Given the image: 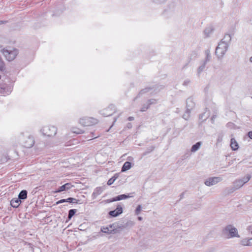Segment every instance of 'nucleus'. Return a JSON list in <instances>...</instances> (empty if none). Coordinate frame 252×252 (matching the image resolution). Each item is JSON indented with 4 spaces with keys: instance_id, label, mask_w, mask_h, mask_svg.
<instances>
[{
    "instance_id": "f257e3e1",
    "label": "nucleus",
    "mask_w": 252,
    "mask_h": 252,
    "mask_svg": "<svg viewBox=\"0 0 252 252\" xmlns=\"http://www.w3.org/2000/svg\"><path fill=\"white\" fill-rule=\"evenodd\" d=\"M222 234L227 238H239L240 237L238 234L237 228L232 225H228L225 226L222 230Z\"/></svg>"
},
{
    "instance_id": "f03ea898",
    "label": "nucleus",
    "mask_w": 252,
    "mask_h": 252,
    "mask_svg": "<svg viewBox=\"0 0 252 252\" xmlns=\"http://www.w3.org/2000/svg\"><path fill=\"white\" fill-rule=\"evenodd\" d=\"M2 52L6 59L8 61H13L18 54V51L16 49H14L13 50L3 49Z\"/></svg>"
},
{
    "instance_id": "7ed1b4c3",
    "label": "nucleus",
    "mask_w": 252,
    "mask_h": 252,
    "mask_svg": "<svg viewBox=\"0 0 252 252\" xmlns=\"http://www.w3.org/2000/svg\"><path fill=\"white\" fill-rule=\"evenodd\" d=\"M44 135L48 137H52L56 135L57 129L54 126H47L43 127L41 130Z\"/></svg>"
},
{
    "instance_id": "20e7f679",
    "label": "nucleus",
    "mask_w": 252,
    "mask_h": 252,
    "mask_svg": "<svg viewBox=\"0 0 252 252\" xmlns=\"http://www.w3.org/2000/svg\"><path fill=\"white\" fill-rule=\"evenodd\" d=\"M97 123V120L92 117H84L79 121V123L84 126H89Z\"/></svg>"
},
{
    "instance_id": "39448f33",
    "label": "nucleus",
    "mask_w": 252,
    "mask_h": 252,
    "mask_svg": "<svg viewBox=\"0 0 252 252\" xmlns=\"http://www.w3.org/2000/svg\"><path fill=\"white\" fill-rule=\"evenodd\" d=\"M227 50V44L220 42L216 49V54L219 57H222Z\"/></svg>"
},
{
    "instance_id": "423d86ee",
    "label": "nucleus",
    "mask_w": 252,
    "mask_h": 252,
    "mask_svg": "<svg viewBox=\"0 0 252 252\" xmlns=\"http://www.w3.org/2000/svg\"><path fill=\"white\" fill-rule=\"evenodd\" d=\"M222 179L220 177H211L207 179L204 184L206 186L209 187L217 184Z\"/></svg>"
},
{
    "instance_id": "0eeeda50",
    "label": "nucleus",
    "mask_w": 252,
    "mask_h": 252,
    "mask_svg": "<svg viewBox=\"0 0 252 252\" xmlns=\"http://www.w3.org/2000/svg\"><path fill=\"white\" fill-rule=\"evenodd\" d=\"M34 144V140L32 137H28L24 143V146L27 148H32Z\"/></svg>"
},
{
    "instance_id": "6e6552de",
    "label": "nucleus",
    "mask_w": 252,
    "mask_h": 252,
    "mask_svg": "<svg viewBox=\"0 0 252 252\" xmlns=\"http://www.w3.org/2000/svg\"><path fill=\"white\" fill-rule=\"evenodd\" d=\"M123 212V208L120 205H118L115 210L109 212V214L112 217H117L122 214Z\"/></svg>"
},
{
    "instance_id": "1a4fd4ad",
    "label": "nucleus",
    "mask_w": 252,
    "mask_h": 252,
    "mask_svg": "<svg viewBox=\"0 0 252 252\" xmlns=\"http://www.w3.org/2000/svg\"><path fill=\"white\" fill-rule=\"evenodd\" d=\"M73 186L71 185L70 183H66L62 186H61L57 190L55 191V192H61L62 191L64 190H67L70 189Z\"/></svg>"
},
{
    "instance_id": "9d476101",
    "label": "nucleus",
    "mask_w": 252,
    "mask_h": 252,
    "mask_svg": "<svg viewBox=\"0 0 252 252\" xmlns=\"http://www.w3.org/2000/svg\"><path fill=\"white\" fill-rule=\"evenodd\" d=\"M21 203V201L18 198H13L10 201V204L13 208H17Z\"/></svg>"
},
{
    "instance_id": "9b49d317",
    "label": "nucleus",
    "mask_w": 252,
    "mask_h": 252,
    "mask_svg": "<svg viewBox=\"0 0 252 252\" xmlns=\"http://www.w3.org/2000/svg\"><path fill=\"white\" fill-rule=\"evenodd\" d=\"M240 244L244 246H252V238L250 239L245 238L240 241Z\"/></svg>"
},
{
    "instance_id": "f8f14e48",
    "label": "nucleus",
    "mask_w": 252,
    "mask_h": 252,
    "mask_svg": "<svg viewBox=\"0 0 252 252\" xmlns=\"http://www.w3.org/2000/svg\"><path fill=\"white\" fill-rule=\"evenodd\" d=\"M230 147L234 151L237 150L239 148L238 144L234 138H232L231 139Z\"/></svg>"
},
{
    "instance_id": "ddd939ff",
    "label": "nucleus",
    "mask_w": 252,
    "mask_h": 252,
    "mask_svg": "<svg viewBox=\"0 0 252 252\" xmlns=\"http://www.w3.org/2000/svg\"><path fill=\"white\" fill-rule=\"evenodd\" d=\"M244 182L241 179L237 180L233 183V185L235 189H238L244 185Z\"/></svg>"
},
{
    "instance_id": "4468645a",
    "label": "nucleus",
    "mask_w": 252,
    "mask_h": 252,
    "mask_svg": "<svg viewBox=\"0 0 252 252\" xmlns=\"http://www.w3.org/2000/svg\"><path fill=\"white\" fill-rule=\"evenodd\" d=\"M131 167V164L130 162L126 161L124 164L122 168V171L124 172L126 171L128 169H129Z\"/></svg>"
},
{
    "instance_id": "2eb2a0df",
    "label": "nucleus",
    "mask_w": 252,
    "mask_h": 252,
    "mask_svg": "<svg viewBox=\"0 0 252 252\" xmlns=\"http://www.w3.org/2000/svg\"><path fill=\"white\" fill-rule=\"evenodd\" d=\"M27 197V191L26 190H22L18 195V198L21 199H25Z\"/></svg>"
},
{
    "instance_id": "dca6fc26",
    "label": "nucleus",
    "mask_w": 252,
    "mask_h": 252,
    "mask_svg": "<svg viewBox=\"0 0 252 252\" xmlns=\"http://www.w3.org/2000/svg\"><path fill=\"white\" fill-rule=\"evenodd\" d=\"M201 144V142H198L195 144L193 145L191 148V152H195L197 151L199 149Z\"/></svg>"
},
{
    "instance_id": "f3484780",
    "label": "nucleus",
    "mask_w": 252,
    "mask_h": 252,
    "mask_svg": "<svg viewBox=\"0 0 252 252\" xmlns=\"http://www.w3.org/2000/svg\"><path fill=\"white\" fill-rule=\"evenodd\" d=\"M231 39V35L229 34H225L224 38L221 40V42L226 43L229 42Z\"/></svg>"
},
{
    "instance_id": "a211bd4d",
    "label": "nucleus",
    "mask_w": 252,
    "mask_h": 252,
    "mask_svg": "<svg viewBox=\"0 0 252 252\" xmlns=\"http://www.w3.org/2000/svg\"><path fill=\"white\" fill-rule=\"evenodd\" d=\"M129 197V195H126V194H121L115 197V200L116 201H119L123 199H125Z\"/></svg>"
},
{
    "instance_id": "6ab92c4d",
    "label": "nucleus",
    "mask_w": 252,
    "mask_h": 252,
    "mask_svg": "<svg viewBox=\"0 0 252 252\" xmlns=\"http://www.w3.org/2000/svg\"><path fill=\"white\" fill-rule=\"evenodd\" d=\"M205 54H206V58H205V60L204 63L206 64V63L208 62H209L211 59V56L210 55V51L209 50H206Z\"/></svg>"
},
{
    "instance_id": "aec40b11",
    "label": "nucleus",
    "mask_w": 252,
    "mask_h": 252,
    "mask_svg": "<svg viewBox=\"0 0 252 252\" xmlns=\"http://www.w3.org/2000/svg\"><path fill=\"white\" fill-rule=\"evenodd\" d=\"M77 212L76 209H71L68 212V219L69 220L71 219V218L74 215V214Z\"/></svg>"
},
{
    "instance_id": "412c9836",
    "label": "nucleus",
    "mask_w": 252,
    "mask_h": 252,
    "mask_svg": "<svg viewBox=\"0 0 252 252\" xmlns=\"http://www.w3.org/2000/svg\"><path fill=\"white\" fill-rule=\"evenodd\" d=\"M66 202L72 203H78L79 200H77L75 198L69 197L66 199Z\"/></svg>"
},
{
    "instance_id": "4be33fe9",
    "label": "nucleus",
    "mask_w": 252,
    "mask_h": 252,
    "mask_svg": "<svg viewBox=\"0 0 252 252\" xmlns=\"http://www.w3.org/2000/svg\"><path fill=\"white\" fill-rule=\"evenodd\" d=\"M102 191V190L101 188H97L94 190V191L93 193V194L95 195H98L101 193Z\"/></svg>"
},
{
    "instance_id": "5701e85b",
    "label": "nucleus",
    "mask_w": 252,
    "mask_h": 252,
    "mask_svg": "<svg viewBox=\"0 0 252 252\" xmlns=\"http://www.w3.org/2000/svg\"><path fill=\"white\" fill-rule=\"evenodd\" d=\"M117 178V177H116L115 176L112 177L108 181L107 185L109 186L111 185L115 182Z\"/></svg>"
},
{
    "instance_id": "b1692460",
    "label": "nucleus",
    "mask_w": 252,
    "mask_h": 252,
    "mask_svg": "<svg viewBox=\"0 0 252 252\" xmlns=\"http://www.w3.org/2000/svg\"><path fill=\"white\" fill-rule=\"evenodd\" d=\"M251 176L250 175H248L247 176L244 177L242 179H241L242 181H243V182H244V184L247 183L251 179Z\"/></svg>"
},
{
    "instance_id": "393cba45",
    "label": "nucleus",
    "mask_w": 252,
    "mask_h": 252,
    "mask_svg": "<svg viewBox=\"0 0 252 252\" xmlns=\"http://www.w3.org/2000/svg\"><path fill=\"white\" fill-rule=\"evenodd\" d=\"M150 90H151V88H146L140 91V92H139V94H138V95H140V94H143L146 92H148V91H149Z\"/></svg>"
},
{
    "instance_id": "a878e982",
    "label": "nucleus",
    "mask_w": 252,
    "mask_h": 252,
    "mask_svg": "<svg viewBox=\"0 0 252 252\" xmlns=\"http://www.w3.org/2000/svg\"><path fill=\"white\" fill-rule=\"evenodd\" d=\"M72 131L73 133H75L76 134H82L84 132V130L80 129H78V128H77V129L74 128V129H73Z\"/></svg>"
},
{
    "instance_id": "bb28decb",
    "label": "nucleus",
    "mask_w": 252,
    "mask_h": 252,
    "mask_svg": "<svg viewBox=\"0 0 252 252\" xmlns=\"http://www.w3.org/2000/svg\"><path fill=\"white\" fill-rule=\"evenodd\" d=\"M205 65H206V63H204L202 65L198 67V70H197L198 74H200L204 70Z\"/></svg>"
},
{
    "instance_id": "cd10ccee",
    "label": "nucleus",
    "mask_w": 252,
    "mask_h": 252,
    "mask_svg": "<svg viewBox=\"0 0 252 252\" xmlns=\"http://www.w3.org/2000/svg\"><path fill=\"white\" fill-rule=\"evenodd\" d=\"M149 107H150L149 105H148V104L146 105L144 104L141 108L140 111L142 112L145 111L146 110H147L149 108Z\"/></svg>"
},
{
    "instance_id": "c85d7f7f",
    "label": "nucleus",
    "mask_w": 252,
    "mask_h": 252,
    "mask_svg": "<svg viewBox=\"0 0 252 252\" xmlns=\"http://www.w3.org/2000/svg\"><path fill=\"white\" fill-rule=\"evenodd\" d=\"M101 230L103 232L105 233H110V230L107 227H103L101 228Z\"/></svg>"
},
{
    "instance_id": "c756f323",
    "label": "nucleus",
    "mask_w": 252,
    "mask_h": 252,
    "mask_svg": "<svg viewBox=\"0 0 252 252\" xmlns=\"http://www.w3.org/2000/svg\"><path fill=\"white\" fill-rule=\"evenodd\" d=\"M141 210V206L140 205H138L135 210L136 215H138Z\"/></svg>"
},
{
    "instance_id": "7c9ffc66",
    "label": "nucleus",
    "mask_w": 252,
    "mask_h": 252,
    "mask_svg": "<svg viewBox=\"0 0 252 252\" xmlns=\"http://www.w3.org/2000/svg\"><path fill=\"white\" fill-rule=\"evenodd\" d=\"M156 103H157V100L156 99H150L148 100V104L149 105V106H150L151 104H156Z\"/></svg>"
},
{
    "instance_id": "2f4dec72",
    "label": "nucleus",
    "mask_w": 252,
    "mask_h": 252,
    "mask_svg": "<svg viewBox=\"0 0 252 252\" xmlns=\"http://www.w3.org/2000/svg\"><path fill=\"white\" fill-rule=\"evenodd\" d=\"M105 201L107 203H110V202H112L116 201L115 200V197H114V198H112L111 199H107Z\"/></svg>"
},
{
    "instance_id": "473e14b6",
    "label": "nucleus",
    "mask_w": 252,
    "mask_h": 252,
    "mask_svg": "<svg viewBox=\"0 0 252 252\" xmlns=\"http://www.w3.org/2000/svg\"><path fill=\"white\" fill-rule=\"evenodd\" d=\"M115 112V110H114L111 113H106L104 112L103 113V114L105 116H109L111 115L114 112Z\"/></svg>"
},
{
    "instance_id": "72a5a7b5",
    "label": "nucleus",
    "mask_w": 252,
    "mask_h": 252,
    "mask_svg": "<svg viewBox=\"0 0 252 252\" xmlns=\"http://www.w3.org/2000/svg\"><path fill=\"white\" fill-rule=\"evenodd\" d=\"M64 202H66V199H61L60 200H59L58 201H57L56 202V204H59L64 203Z\"/></svg>"
},
{
    "instance_id": "f704fd0d",
    "label": "nucleus",
    "mask_w": 252,
    "mask_h": 252,
    "mask_svg": "<svg viewBox=\"0 0 252 252\" xmlns=\"http://www.w3.org/2000/svg\"><path fill=\"white\" fill-rule=\"evenodd\" d=\"M247 230L251 232V233L252 234V225H250L247 227Z\"/></svg>"
},
{
    "instance_id": "c9c22d12",
    "label": "nucleus",
    "mask_w": 252,
    "mask_h": 252,
    "mask_svg": "<svg viewBox=\"0 0 252 252\" xmlns=\"http://www.w3.org/2000/svg\"><path fill=\"white\" fill-rule=\"evenodd\" d=\"M3 67H4V66H3V63L0 60V69L1 70H3Z\"/></svg>"
},
{
    "instance_id": "e433bc0d",
    "label": "nucleus",
    "mask_w": 252,
    "mask_h": 252,
    "mask_svg": "<svg viewBox=\"0 0 252 252\" xmlns=\"http://www.w3.org/2000/svg\"><path fill=\"white\" fill-rule=\"evenodd\" d=\"M0 94H5L4 88H0Z\"/></svg>"
},
{
    "instance_id": "4c0bfd02",
    "label": "nucleus",
    "mask_w": 252,
    "mask_h": 252,
    "mask_svg": "<svg viewBox=\"0 0 252 252\" xmlns=\"http://www.w3.org/2000/svg\"><path fill=\"white\" fill-rule=\"evenodd\" d=\"M248 135L250 138L252 139V131L249 132Z\"/></svg>"
},
{
    "instance_id": "58836bf2",
    "label": "nucleus",
    "mask_w": 252,
    "mask_h": 252,
    "mask_svg": "<svg viewBox=\"0 0 252 252\" xmlns=\"http://www.w3.org/2000/svg\"><path fill=\"white\" fill-rule=\"evenodd\" d=\"M127 119L129 121H133L134 120V117H129Z\"/></svg>"
},
{
    "instance_id": "ea45409f",
    "label": "nucleus",
    "mask_w": 252,
    "mask_h": 252,
    "mask_svg": "<svg viewBox=\"0 0 252 252\" xmlns=\"http://www.w3.org/2000/svg\"><path fill=\"white\" fill-rule=\"evenodd\" d=\"M232 125H233V124L232 123H229L227 124V127H231Z\"/></svg>"
},
{
    "instance_id": "a19ab883",
    "label": "nucleus",
    "mask_w": 252,
    "mask_h": 252,
    "mask_svg": "<svg viewBox=\"0 0 252 252\" xmlns=\"http://www.w3.org/2000/svg\"><path fill=\"white\" fill-rule=\"evenodd\" d=\"M127 126L128 128H129L131 127L132 125H131V123H128Z\"/></svg>"
},
{
    "instance_id": "79ce46f5",
    "label": "nucleus",
    "mask_w": 252,
    "mask_h": 252,
    "mask_svg": "<svg viewBox=\"0 0 252 252\" xmlns=\"http://www.w3.org/2000/svg\"><path fill=\"white\" fill-rule=\"evenodd\" d=\"M6 23V21H0V24H3Z\"/></svg>"
},
{
    "instance_id": "37998d69",
    "label": "nucleus",
    "mask_w": 252,
    "mask_h": 252,
    "mask_svg": "<svg viewBox=\"0 0 252 252\" xmlns=\"http://www.w3.org/2000/svg\"><path fill=\"white\" fill-rule=\"evenodd\" d=\"M138 220H142V217H139L138 218Z\"/></svg>"
},
{
    "instance_id": "c03bdc74",
    "label": "nucleus",
    "mask_w": 252,
    "mask_h": 252,
    "mask_svg": "<svg viewBox=\"0 0 252 252\" xmlns=\"http://www.w3.org/2000/svg\"><path fill=\"white\" fill-rule=\"evenodd\" d=\"M250 62H252V57H251L250 58Z\"/></svg>"
},
{
    "instance_id": "a18cd8bd",
    "label": "nucleus",
    "mask_w": 252,
    "mask_h": 252,
    "mask_svg": "<svg viewBox=\"0 0 252 252\" xmlns=\"http://www.w3.org/2000/svg\"><path fill=\"white\" fill-rule=\"evenodd\" d=\"M91 134H92V137H94V133L91 132Z\"/></svg>"
},
{
    "instance_id": "49530a36",
    "label": "nucleus",
    "mask_w": 252,
    "mask_h": 252,
    "mask_svg": "<svg viewBox=\"0 0 252 252\" xmlns=\"http://www.w3.org/2000/svg\"><path fill=\"white\" fill-rule=\"evenodd\" d=\"M110 107L108 108L107 109H106L105 110V111H106L108 110V109H110Z\"/></svg>"
},
{
    "instance_id": "de8ad7c7",
    "label": "nucleus",
    "mask_w": 252,
    "mask_h": 252,
    "mask_svg": "<svg viewBox=\"0 0 252 252\" xmlns=\"http://www.w3.org/2000/svg\"><path fill=\"white\" fill-rule=\"evenodd\" d=\"M204 32L206 33L207 32V29H206L205 31H204Z\"/></svg>"
},
{
    "instance_id": "09e8293b",
    "label": "nucleus",
    "mask_w": 252,
    "mask_h": 252,
    "mask_svg": "<svg viewBox=\"0 0 252 252\" xmlns=\"http://www.w3.org/2000/svg\"><path fill=\"white\" fill-rule=\"evenodd\" d=\"M99 136V135L97 136H95V137H94L93 138H97Z\"/></svg>"
},
{
    "instance_id": "8fccbe9b",
    "label": "nucleus",
    "mask_w": 252,
    "mask_h": 252,
    "mask_svg": "<svg viewBox=\"0 0 252 252\" xmlns=\"http://www.w3.org/2000/svg\"><path fill=\"white\" fill-rule=\"evenodd\" d=\"M110 107H111L114 108V106H113V105H111Z\"/></svg>"
},
{
    "instance_id": "3c124183",
    "label": "nucleus",
    "mask_w": 252,
    "mask_h": 252,
    "mask_svg": "<svg viewBox=\"0 0 252 252\" xmlns=\"http://www.w3.org/2000/svg\"><path fill=\"white\" fill-rule=\"evenodd\" d=\"M251 200L252 201V198H251Z\"/></svg>"
}]
</instances>
